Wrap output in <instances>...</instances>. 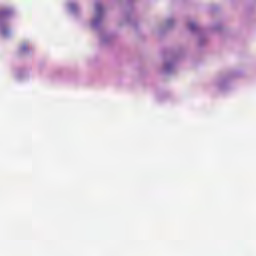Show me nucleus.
<instances>
[{"mask_svg":"<svg viewBox=\"0 0 256 256\" xmlns=\"http://www.w3.org/2000/svg\"><path fill=\"white\" fill-rule=\"evenodd\" d=\"M11 15H13V9L11 8L0 10V35L2 37H9L11 35V29L7 25Z\"/></svg>","mask_w":256,"mask_h":256,"instance_id":"f257e3e1","label":"nucleus"},{"mask_svg":"<svg viewBox=\"0 0 256 256\" xmlns=\"http://www.w3.org/2000/svg\"><path fill=\"white\" fill-rule=\"evenodd\" d=\"M103 22V5L100 2L95 3V16L91 22L93 29H98V27Z\"/></svg>","mask_w":256,"mask_h":256,"instance_id":"f03ea898","label":"nucleus"},{"mask_svg":"<svg viewBox=\"0 0 256 256\" xmlns=\"http://www.w3.org/2000/svg\"><path fill=\"white\" fill-rule=\"evenodd\" d=\"M29 49H30V46L29 44L27 43H23L20 48H19V51L22 55H24L25 53H29Z\"/></svg>","mask_w":256,"mask_h":256,"instance_id":"7ed1b4c3","label":"nucleus"},{"mask_svg":"<svg viewBox=\"0 0 256 256\" xmlns=\"http://www.w3.org/2000/svg\"><path fill=\"white\" fill-rule=\"evenodd\" d=\"M68 9H69L70 13H77V9H79V6H77V4H75V3H70L68 5Z\"/></svg>","mask_w":256,"mask_h":256,"instance_id":"20e7f679","label":"nucleus"},{"mask_svg":"<svg viewBox=\"0 0 256 256\" xmlns=\"http://www.w3.org/2000/svg\"><path fill=\"white\" fill-rule=\"evenodd\" d=\"M164 69L166 73H171V70L173 69V62L166 63Z\"/></svg>","mask_w":256,"mask_h":256,"instance_id":"39448f33","label":"nucleus"},{"mask_svg":"<svg viewBox=\"0 0 256 256\" xmlns=\"http://www.w3.org/2000/svg\"><path fill=\"white\" fill-rule=\"evenodd\" d=\"M188 28L190 29V31L195 32V30L197 29V25L195 24V22H190L188 24Z\"/></svg>","mask_w":256,"mask_h":256,"instance_id":"423d86ee","label":"nucleus"},{"mask_svg":"<svg viewBox=\"0 0 256 256\" xmlns=\"http://www.w3.org/2000/svg\"><path fill=\"white\" fill-rule=\"evenodd\" d=\"M173 23H174L173 19L168 20V27H171V25H173Z\"/></svg>","mask_w":256,"mask_h":256,"instance_id":"0eeeda50","label":"nucleus"}]
</instances>
